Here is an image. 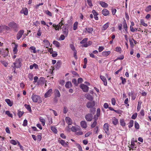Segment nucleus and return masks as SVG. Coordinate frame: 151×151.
Wrapping results in <instances>:
<instances>
[{
  "label": "nucleus",
  "instance_id": "052dcab7",
  "mask_svg": "<svg viewBox=\"0 0 151 151\" xmlns=\"http://www.w3.org/2000/svg\"><path fill=\"white\" fill-rule=\"evenodd\" d=\"M115 50L117 52H121V48L119 47H117L116 48Z\"/></svg>",
  "mask_w": 151,
  "mask_h": 151
},
{
  "label": "nucleus",
  "instance_id": "4468645a",
  "mask_svg": "<svg viewBox=\"0 0 151 151\" xmlns=\"http://www.w3.org/2000/svg\"><path fill=\"white\" fill-rule=\"evenodd\" d=\"M86 30L84 31V32H87L89 33H92V32L93 31V29L92 28H86L85 29Z\"/></svg>",
  "mask_w": 151,
  "mask_h": 151
},
{
  "label": "nucleus",
  "instance_id": "39448f33",
  "mask_svg": "<svg viewBox=\"0 0 151 151\" xmlns=\"http://www.w3.org/2000/svg\"><path fill=\"white\" fill-rule=\"evenodd\" d=\"M95 102L94 101H90L87 102L86 106L88 108H92L95 106Z\"/></svg>",
  "mask_w": 151,
  "mask_h": 151
},
{
  "label": "nucleus",
  "instance_id": "bf43d9fd",
  "mask_svg": "<svg viewBox=\"0 0 151 151\" xmlns=\"http://www.w3.org/2000/svg\"><path fill=\"white\" fill-rule=\"evenodd\" d=\"M137 113L133 114L132 116V119H135L137 116Z\"/></svg>",
  "mask_w": 151,
  "mask_h": 151
},
{
  "label": "nucleus",
  "instance_id": "412c9836",
  "mask_svg": "<svg viewBox=\"0 0 151 151\" xmlns=\"http://www.w3.org/2000/svg\"><path fill=\"white\" fill-rule=\"evenodd\" d=\"M100 4L102 7L104 8L107 7L108 6L107 3L103 1H100Z\"/></svg>",
  "mask_w": 151,
  "mask_h": 151
},
{
  "label": "nucleus",
  "instance_id": "423d86ee",
  "mask_svg": "<svg viewBox=\"0 0 151 151\" xmlns=\"http://www.w3.org/2000/svg\"><path fill=\"white\" fill-rule=\"evenodd\" d=\"M85 118L87 121L90 122L93 119V116L92 114L88 113L85 115Z\"/></svg>",
  "mask_w": 151,
  "mask_h": 151
},
{
  "label": "nucleus",
  "instance_id": "b1692460",
  "mask_svg": "<svg viewBox=\"0 0 151 151\" xmlns=\"http://www.w3.org/2000/svg\"><path fill=\"white\" fill-rule=\"evenodd\" d=\"M86 97L87 99L90 101H92L93 99L92 96L89 94L86 95Z\"/></svg>",
  "mask_w": 151,
  "mask_h": 151
},
{
  "label": "nucleus",
  "instance_id": "de8ad7c7",
  "mask_svg": "<svg viewBox=\"0 0 151 151\" xmlns=\"http://www.w3.org/2000/svg\"><path fill=\"white\" fill-rule=\"evenodd\" d=\"M67 36H65L64 34L61 35L60 36V39L61 40H63L65 39V37Z\"/></svg>",
  "mask_w": 151,
  "mask_h": 151
},
{
  "label": "nucleus",
  "instance_id": "37998d69",
  "mask_svg": "<svg viewBox=\"0 0 151 151\" xmlns=\"http://www.w3.org/2000/svg\"><path fill=\"white\" fill-rule=\"evenodd\" d=\"M140 23H141V25H143L144 26H147V24L145 23L143 19H142L141 20H140Z\"/></svg>",
  "mask_w": 151,
  "mask_h": 151
},
{
  "label": "nucleus",
  "instance_id": "ea45409f",
  "mask_svg": "<svg viewBox=\"0 0 151 151\" xmlns=\"http://www.w3.org/2000/svg\"><path fill=\"white\" fill-rule=\"evenodd\" d=\"M72 83H73L76 86H77L78 84V82H77V80L76 79L74 78L72 80Z\"/></svg>",
  "mask_w": 151,
  "mask_h": 151
},
{
  "label": "nucleus",
  "instance_id": "338daca9",
  "mask_svg": "<svg viewBox=\"0 0 151 151\" xmlns=\"http://www.w3.org/2000/svg\"><path fill=\"white\" fill-rule=\"evenodd\" d=\"M97 124L96 121H95L91 125V127L92 128H94L95 127Z\"/></svg>",
  "mask_w": 151,
  "mask_h": 151
},
{
  "label": "nucleus",
  "instance_id": "5701e85b",
  "mask_svg": "<svg viewBox=\"0 0 151 151\" xmlns=\"http://www.w3.org/2000/svg\"><path fill=\"white\" fill-rule=\"evenodd\" d=\"M65 87L67 88H69L72 86V85L70 82H67L65 85Z\"/></svg>",
  "mask_w": 151,
  "mask_h": 151
},
{
  "label": "nucleus",
  "instance_id": "2eb2a0df",
  "mask_svg": "<svg viewBox=\"0 0 151 151\" xmlns=\"http://www.w3.org/2000/svg\"><path fill=\"white\" fill-rule=\"evenodd\" d=\"M104 128L105 132L108 134L109 131V127L107 123H105L104 126Z\"/></svg>",
  "mask_w": 151,
  "mask_h": 151
},
{
  "label": "nucleus",
  "instance_id": "f03ea898",
  "mask_svg": "<svg viewBox=\"0 0 151 151\" xmlns=\"http://www.w3.org/2000/svg\"><path fill=\"white\" fill-rule=\"evenodd\" d=\"M31 99L34 102H38L40 103L42 102V101L41 98L38 95L34 94L32 96Z\"/></svg>",
  "mask_w": 151,
  "mask_h": 151
},
{
  "label": "nucleus",
  "instance_id": "49530a36",
  "mask_svg": "<svg viewBox=\"0 0 151 151\" xmlns=\"http://www.w3.org/2000/svg\"><path fill=\"white\" fill-rule=\"evenodd\" d=\"M6 114L9 117H12V114H10V111H6Z\"/></svg>",
  "mask_w": 151,
  "mask_h": 151
},
{
  "label": "nucleus",
  "instance_id": "a19ab883",
  "mask_svg": "<svg viewBox=\"0 0 151 151\" xmlns=\"http://www.w3.org/2000/svg\"><path fill=\"white\" fill-rule=\"evenodd\" d=\"M134 127L136 129H138L139 128V125L138 123L136 121L134 122Z\"/></svg>",
  "mask_w": 151,
  "mask_h": 151
},
{
  "label": "nucleus",
  "instance_id": "7c9ffc66",
  "mask_svg": "<svg viewBox=\"0 0 151 151\" xmlns=\"http://www.w3.org/2000/svg\"><path fill=\"white\" fill-rule=\"evenodd\" d=\"M40 120L42 122V124L43 126L45 124V120L42 117L40 118Z\"/></svg>",
  "mask_w": 151,
  "mask_h": 151
},
{
  "label": "nucleus",
  "instance_id": "c85d7f7f",
  "mask_svg": "<svg viewBox=\"0 0 151 151\" xmlns=\"http://www.w3.org/2000/svg\"><path fill=\"white\" fill-rule=\"evenodd\" d=\"M102 55L104 56H107L110 53V51L103 52L102 53Z\"/></svg>",
  "mask_w": 151,
  "mask_h": 151
},
{
  "label": "nucleus",
  "instance_id": "9b49d317",
  "mask_svg": "<svg viewBox=\"0 0 151 151\" xmlns=\"http://www.w3.org/2000/svg\"><path fill=\"white\" fill-rule=\"evenodd\" d=\"M65 120L68 125H71L72 123V120L69 117H66L65 118Z\"/></svg>",
  "mask_w": 151,
  "mask_h": 151
},
{
  "label": "nucleus",
  "instance_id": "f3484780",
  "mask_svg": "<svg viewBox=\"0 0 151 151\" xmlns=\"http://www.w3.org/2000/svg\"><path fill=\"white\" fill-rule=\"evenodd\" d=\"M100 77L101 79L104 82V85L105 86H107V82L106 78L101 75Z\"/></svg>",
  "mask_w": 151,
  "mask_h": 151
},
{
  "label": "nucleus",
  "instance_id": "6ab92c4d",
  "mask_svg": "<svg viewBox=\"0 0 151 151\" xmlns=\"http://www.w3.org/2000/svg\"><path fill=\"white\" fill-rule=\"evenodd\" d=\"M54 94L55 97H59L60 96V92L57 89H56L55 90Z\"/></svg>",
  "mask_w": 151,
  "mask_h": 151
},
{
  "label": "nucleus",
  "instance_id": "dca6fc26",
  "mask_svg": "<svg viewBox=\"0 0 151 151\" xmlns=\"http://www.w3.org/2000/svg\"><path fill=\"white\" fill-rule=\"evenodd\" d=\"M102 14L104 16H106L109 15V11L106 9H103L102 11Z\"/></svg>",
  "mask_w": 151,
  "mask_h": 151
},
{
  "label": "nucleus",
  "instance_id": "e2e57ef3",
  "mask_svg": "<svg viewBox=\"0 0 151 151\" xmlns=\"http://www.w3.org/2000/svg\"><path fill=\"white\" fill-rule=\"evenodd\" d=\"M10 143L14 145H16L17 144V142L14 139L11 140L10 141Z\"/></svg>",
  "mask_w": 151,
  "mask_h": 151
},
{
  "label": "nucleus",
  "instance_id": "3c124183",
  "mask_svg": "<svg viewBox=\"0 0 151 151\" xmlns=\"http://www.w3.org/2000/svg\"><path fill=\"white\" fill-rule=\"evenodd\" d=\"M28 77L30 81L32 80L33 77V75L31 73H29L28 74Z\"/></svg>",
  "mask_w": 151,
  "mask_h": 151
},
{
  "label": "nucleus",
  "instance_id": "79ce46f5",
  "mask_svg": "<svg viewBox=\"0 0 151 151\" xmlns=\"http://www.w3.org/2000/svg\"><path fill=\"white\" fill-rule=\"evenodd\" d=\"M29 49L33 50V52L34 53H36V48L33 46H31L29 48Z\"/></svg>",
  "mask_w": 151,
  "mask_h": 151
},
{
  "label": "nucleus",
  "instance_id": "ddd939ff",
  "mask_svg": "<svg viewBox=\"0 0 151 151\" xmlns=\"http://www.w3.org/2000/svg\"><path fill=\"white\" fill-rule=\"evenodd\" d=\"M81 125L82 128L84 129L86 128L87 127L86 122L84 121H82L81 122Z\"/></svg>",
  "mask_w": 151,
  "mask_h": 151
},
{
  "label": "nucleus",
  "instance_id": "680f3d73",
  "mask_svg": "<svg viewBox=\"0 0 151 151\" xmlns=\"http://www.w3.org/2000/svg\"><path fill=\"white\" fill-rule=\"evenodd\" d=\"M88 4L89 6H93L91 0H87Z\"/></svg>",
  "mask_w": 151,
  "mask_h": 151
},
{
  "label": "nucleus",
  "instance_id": "f704fd0d",
  "mask_svg": "<svg viewBox=\"0 0 151 151\" xmlns=\"http://www.w3.org/2000/svg\"><path fill=\"white\" fill-rule=\"evenodd\" d=\"M145 11L147 12L151 11V5H149L147 7L145 8Z\"/></svg>",
  "mask_w": 151,
  "mask_h": 151
},
{
  "label": "nucleus",
  "instance_id": "1a4fd4ad",
  "mask_svg": "<svg viewBox=\"0 0 151 151\" xmlns=\"http://www.w3.org/2000/svg\"><path fill=\"white\" fill-rule=\"evenodd\" d=\"M71 130L73 132H76L77 131L81 130V129L79 126H73L71 128Z\"/></svg>",
  "mask_w": 151,
  "mask_h": 151
},
{
  "label": "nucleus",
  "instance_id": "a878e982",
  "mask_svg": "<svg viewBox=\"0 0 151 151\" xmlns=\"http://www.w3.org/2000/svg\"><path fill=\"white\" fill-rule=\"evenodd\" d=\"M91 109L90 110L89 112L91 114H92V115L94 114L96 111V108H90Z\"/></svg>",
  "mask_w": 151,
  "mask_h": 151
},
{
  "label": "nucleus",
  "instance_id": "e433bc0d",
  "mask_svg": "<svg viewBox=\"0 0 151 151\" xmlns=\"http://www.w3.org/2000/svg\"><path fill=\"white\" fill-rule=\"evenodd\" d=\"M123 27L125 30L127 31V27L125 20L123 22Z\"/></svg>",
  "mask_w": 151,
  "mask_h": 151
},
{
  "label": "nucleus",
  "instance_id": "473e14b6",
  "mask_svg": "<svg viewBox=\"0 0 151 151\" xmlns=\"http://www.w3.org/2000/svg\"><path fill=\"white\" fill-rule=\"evenodd\" d=\"M142 104V102L141 101H139L138 104L137 108V110L139 111L141 108V106Z\"/></svg>",
  "mask_w": 151,
  "mask_h": 151
},
{
  "label": "nucleus",
  "instance_id": "0e129e2a",
  "mask_svg": "<svg viewBox=\"0 0 151 151\" xmlns=\"http://www.w3.org/2000/svg\"><path fill=\"white\" fill-rule=\"evenodd\" d=\"M124 58V56L123 55H122L120 57H118L116 59L114 60V61H116V60H122Z\"/></svg>",
  "mask_w": 151,
  "mask_h": 151
},
{
  "label": "nucleus",
  "instance_id": "7ed1b4c3",
  "mask_svg": "<svg viewBox=\"0 0 151 151\" xmlns=\"http://www.w3.org/2000/svg\"><path fill=\"white\" fill-rule=\"evenodd\" d=\"M22 62V59L21 58L17 59L16 61L14 63V68H19L21 66V63Z\"/></svg>",
  "mask_w": 151,
  "mask_h": 151
},
{
  "label": "nucleus",
  "instance_id": "6e6552de",
  "mask_svg": "<svg viewBox=\"0 0 151 151\" xmlns=\"http://www.w3.org/2000/svg\"><path fill=\"white\" fill-rule=\"evenodd\" d=\"M24 32V31L23 30H21L18 32L17 35V40H19L21 38Z\"/></svg>",
  "mask_w": 151,
  "mask_h": 151
},
{
  "label": "nucleus",
  "instance_id": "864d4df0",
  "mask_svg": "<svg viewBox=\"0 0 151 151\" xmlns=\"http://www.w3.org/2000/svg\"><path fill=\"white\" fill-rule=\"evenodd\" d=\"M1 63L5 67H6L8 65V63L4 61H1Z\"/></svg>",
  "mask_w": 151,
  "mask_h": 151
},
{
  "label": "nucleus",
  "instance_id": "aec40b11",
  "mask_svg": "<svg viewBox=\"0 0 151 151\" xmlns=\"http://www.w3.org/2000/svg\"><path fill=\"white\" fill-rule=\"evenodd\" d=\"M43 42L45 43L46 47L48 48V47L50 45V43L48 40H44Z\"/></svg>",
  "mask_w": 151,
  "mask_h": 151
},
{
  "label": "nucleus",
  "instance_id": "9d476101",
  "mask_svg": "<svg viewBox=\"0 0 151 151\" xmlns=\"http://www.w3.org/2000/svg\"><path fill=\"white\" fill-rule=\"evenodd\" d=\"M52 90L50 89L48 90L45 94L44 96L45 98H47L50 96L52 93Z\"/></svg>",
  "mask_w": 151,
  "mask_h": 151
},
{
  "label": "nucleus",
  "instance_id": "13d9d810",
  "mask_svg": "<svg viewBox=\"0 0 151 151\" xmlns=\"http://www.w3.org/2000/svg\"><path fill=\"white\" fill-rule=\"evenodd\" d=\"M47 14L50 16H52V13L48 10H46L45 11V12Z\"/></svg>",
  "mask_w": 151,
  "mask_h": 151
},
{
  "label": "nucleus",
  "instance_id": "a211bd4d",
  "mask_svg": "<svg viewBox=\"0 0 151 151\" xmlns=\"http://www.w3.org/2000/svg\"><path fill=\"white\" fill-rule=\"evenodd\" d=\"M20 12L21 14H24L25 15H27L28 13L27 9L26 8L23 9L20 11Z\"/></svg>",
  "mask_w": 151,
  "mask_h": 151
},
{
  "label": "nucleus",
  "instance_id": "72a5a7b5",
  "mask_svg": "<svg viewBox=\"0 0 151 151\" xmlns=\"http://www.w3.org/2000/svg\"><path fill=\"white\" fill-rule=\"evenodd\" d=\"M4 31V25H1L0 26V33H1Z\"/></svg>",
  "mask_w": 151,
  "mask_h": 151
},
{
  "label": "nucleus",
  "instance_id": "5fc2aeb1",
  "mask_svg": "<svg viewBox=\"0 0 151 151\" xmlns=\"http://www.w3.org/2000/svg\"><path fill=\"white\" fill-rule=\"evenodd\" d=\"M4 29H5V30H6L7 31H8L9 32H10L11 30V28L9 27H8L4 25Z\"/></svg>",
  "mask_w": 151,
  "mask_h": 151
},
{
  "label": "nucleus",
  "instance_id": "603ef678",
  "mask_svg": "<svg viewBox=\"0 0 151 151\" xmlns=\"http://www.w3.org/2000/svg\"><path fill=\"white\" fill-rule=\"evenodd\" d=\"M18 47V45H15V47H14V49H13V51L14 52V54L16 53L17 50V47Z\"/></svg>",
  "mask_w": 151,
  "mask_h": 151
},
{
  "label": "nucleus",
  "instance_id": "6e6d98bb",
  "mask_svg": "<svg viewBox=\"0 0 151 151\" xmlns=\"http://www.w3.org/2000/svg\"><path fill=\"white\" fill-rule=\"evenodd\" d=\"M120 78L122 80V83L123 84H125L126 82L125 78H123L122 77H121Z\"/></svg>",
  "mask_w": 151,
  "mask_h": 151
},
{
  "label": "nucleus",
  "instance_id": "cd10ccee",
  "mask_svg": "<svg viewBox=\"0 0 151 151\" xmlns=\"http://www.w3.org/2000/svg\"><path fill=\"white\" fill-rule=\"evenodd\" d=\"M78 22H76L74 23L73 24V29L74 30H76L77 29L78 27Z\"/></svg>",
  "mask_w": 151,
  "mask_h": 151
},
{
  "label": "nucleus",
  "instance_id": "c756f323",
  "mask_svg": "<svg viewBox=\"0 0 151 151\" xmlns=\"http://www.w3.org/2000/svg\"><path fill=\"white\" fill-rule=\"evenodd\" d=\"M24 106L29 111L31 112L32 110L31 109V107L29 105H27V104H25Z\"/></svg>",
  "mask_w": 151,
  "mask_h": 151
},
{
  "label": "nucleus",
  "instance_id": "393cba45",
  "mask_svg": "<svg viewBox=\"0 0 151 151\" xmlns=\"http://www.w3.org/2000/svg\"><path fill=\"white\" fill-rule=\"evenodd\" d=\"M53 44L57 47H58L60 46V43L57 41H54L53 42Z\"/></svg>",
  "mask_w": 151,
  "mask_h": 151
},
{
  "label": "nucleus",
  "instance_id": "a18cd8bd",
  "mask_svg": "<svg viewBox=\"0 0 151 151\" xmlns=\"http://www.w3.org/2000/svg\"><path fill=\"white\" fill-rule=\"evenodd\" d=\"M134 121L133 120H131L129 122L128 127L129 128L132 127L133 125Z\"/></svg>",
  "mask_w": 151,
  "mask_h": 151
},
{
  "label": "nucleus",
  "instance_id": "4c0bfd02",
  "mask_svg": "<svg viewBox=\"0 0 151 151\" xmlns=\"http://www.w3.org/2000/svg\"><path fill=\"white\" fill-rule=\"evenodd\" d=\"M88 39L87 38H85L83 39L80 42V44H83L86 43L88 40Z\"/></svg>",
  "mask_w": 151,
  "mask_h": 151
},
{
  "label": "nucleus",
  "instance_id": "2f4dec72",
  "mask_svg": "<svg viewBox=\"0 0 151 151\" xmlns=\"http://www.w3.org/2000/svg\"><path fill=\"white\" fill-rule=\"evenodd\" d=\"M118 122V119L116 118H114L113 119L112 123L114 125H116Z\"/></svg>",
  "mask_w": 151,
  "mask_h": 151
},
{
  "label": "nucleus",
  "instance_id": "f257e3e1",
  "mask_svg": "<svg viewBox=\"0 0 151 151\" xmlns=\"http://www.w3.org/2000/svg\"><path fill=\"white\" fill-rule=\"evenodd\" d=\"M8 26L12 29L15 32H17L18 31V29L19 28V25L14 22H10L8 24Z\"/></svg>",
  "mask_w": 151,
  "mask_h": 151
},
{
  "label": "nucleus",
  "instance_id": "8fccbe9b",
  "mask_svg": "<svg viewBox=\"0 0 151 151\" xmlns=\"http://www.w3.org/2000/svg\"><path fill=\"white\" fill-rule=\"evenodd\" d=\"M109 27L108 23L105 24L103 27V29L104 30H106Z\"/></svg>",
  "mask_w": 151,
  "mask_h": 151
},
{
  "label": "nucleus",
  "instance_id": "0eeeda50",
  "mask_svg": "<svg viewBox=\"0 0 151 151\" xmlns=\"http://www.w3.org/2000/svg\"><path fill=\"white\" fill-rule=\"evenodd\" d=\"M80 87L84 92H86L88 91L89 87L86 85L82 84L80 85Z\"/></svg>",
  "mask_w": 151,
  "mask_h": 151
},
{
  "label": "nucleus",
  "instance_id": "f8f14e48",
  "mask_svg": "<svg viewBox=\"0 0 151 151\" xmlns=\"http://www.w3.org/2000/svg\"><path fill=\"white\" fill-rule=\"evenodd\" d=\"M59 142L61 145L64 147H67L68 145V142H65L64 140L61 139L58 140Z\"/></svg>",
  "mask_w": 151,
  "mask_h": 151
},
{
  "label": "nucleus",
  "instance_id": "c9c22d12",
  "mask_svg": "<svg viewBox=\"0 0 151 151\" xmlns=\"http://www.w3.org/2000/svg\"><path fill=\"white\" fill-rule=\"evenodd\" d=\"M120 123L122 126L124 127L125 125V123L124 122V120L123 119H121L120 120Z\"/></svg>",
  "mask_w": 151,
  "mask_h": 151
},
{
  "label": "nucleus",
  "instance_id": "20e7f679",
  "mask_svg": "<svg viewBox=\"0 0 151 151\" xmlns=\"http://www.w3.org/2000/svg\"><path fill=\"white\" fill-rule=\"evenodd\" d=\"M63 33L65 36H67L68 32V25L65 24L62 28Z\"/></svg>",
  "mask_w": 151,
  "mask_h": 151
},
{
  "label": "nucleus",
  "instance_id": "58836bf2",
  "mask_svg": "<svg viewBox=\"0 0 151 151\" xmlns=\"http://www.w3.org/2000/svg\"><path fill=\"white\" fill-rule=\"evenodd\" d=\"M51 130L55 133L57 132V130L54 127H52L51 128Z\"/></svg>",
  "mask_w": 151,
  "mask_h": 151
},
{
  "label": "nucleus",
  "instance_id": "774afa93",
  "mask_svg": "<svg viewBox=\"0 0 151 151\" xmlns=\"http://www.w3.org/2000/svg\"><path fill=\"white\" fill-rule=\"evenodd\" d=\"M58 54L56 52H54L52 53V56L53 57H55L57 56Z\"/></svg>",
  "mask_w": 151,
  "mask_h": 151
},
{
  "label": "nucleus",
  "instance_id": "4be33fe9",
  "mask_svg": "<svg viewBox=\"0 0 151 151\" xmlns=\"http://www.w3.org/2000/svg\"><path fill=\"white\" fill-rule=\"evenodd\" d=\"M5 101L9 106H11L12 105L13 103L10 101V99H6L5 100Z\"/></svg>",
  "mask_w": 151,
  "mask_h": 151
},
{
  "label": "nucleus",
  "instance_id": "09e8293b",
  "mask_svg": "<svg viewBox=\"0 0 151 151\" xmlns=\"http://www.w3.org/2000/svg\"><path fill=\"white\" fill-rule=\"evenodd\" d=\"M89 45H90V44H89V43L86 42L85 43H84L82 45H81V46L82 47H87Z\"/></svg>",
  "mask_w": 151,
  "mask_h": 151
},
{
  "label": "nucleus",
  "instance_id": "69168bd1",
  "mask_svg": "<svg viewBox=\"0 0 151 151\" xmlns=\"http://www.w3.org/2000/svg\"><path fill=\"white\" fill-rule=\"evenodd\" d=\"M81 131H79L78 132H76V135H82L83 134V132Z\"/></svg>",
  "mask_w": 151,
  "mask_h": 151
},
{
  "label": "nucleus",
  "instance_id": "bb28decb",
  "mask_svg": "<svg viewBox=\"0 0 151 151\" xmlns=\"http://www.w3.org/2000/svg\"><path fill=\"white\" fill-rule=\"evenodd\" d=\"M61 65V62L60 61H58L56 64V67L58 69L60 68Z\"/></svg>",
  "mask_w": 151,
  "mask_h": 151
},
{
  "label": "nucleus",
  "instance_id": "4d7b16f0",
  "mask_svg": "<svg viewBox=\"0 0 151 151\" xmlns=\"http://www.w3.org/2000/svg\"><path fill=\"white\" fill-rule=\"evenodd\" d=\"M70 48H71L72 50H73V51H74L76 50L75 48V47L74 46L73 44H70Z\"/></svg>",
  "mask_w": 151,
  "mask_h": 151
},
{
  "label": "nucleus",
  "instance_id": "c03bdc74",
  "mask_svg": "<svg viewBox=\"0 0 151 151\" xmlns=\"http://www.w3.org/2000/svg\"><path fill=\"white\" fill-rule=\"evenodd\" d=\"M24 113V112L23 111H21L19 110H18V114L19 117H21Z\"/></svg>",
  "mask_w": 151,
  "mask_h": 151
}]
</instances>
